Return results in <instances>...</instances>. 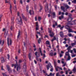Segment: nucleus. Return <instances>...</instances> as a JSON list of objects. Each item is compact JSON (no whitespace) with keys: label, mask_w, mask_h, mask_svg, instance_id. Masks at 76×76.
Instances as JSON below:
<instances>
[{"label":"nucleus","mask_w":76,"mask_h":76,"mask_svg":"<svg viewBox=\"0 0 76 76\" xmlns=\"http://www.w3.org/2000/svg\"><path fill=\"white\" fill-rule=\"evenodd\" d=\"M16 63H17V65L16 64H12V67L14 66L15 69L17 67V70L18 72L20 70V65H18L17 64V61H16Z\"/></svg>","instance_id":"nucleus-1"},{"label":"nucleus","mask_w":76,"mask_h":76,"mask_svg":"<svg viewBox=\"0 0 76 76\" xmlns=\"http://www.w3.org/2000/svg\"><path fill=\"white\" fill-rule=\"evenodd\" d=\"M72 17H70L69 18L68 20V21L69 23H68V25H74V24H75V23H73L75 22L74 21H71V22H70V21L72 20Z\"/></svg>","instance_id":"nucleus-2"},{"label":"nucleus","mask_w":76,"mask_h":76,"mask_svg":"<svg viewBox=\"0 0 76 76\" xmlns=\"http://www.w3.org/2000/svg\"><path fill=\"white\" fill-rule=\"evenodd\" d=\"M47 68L48 70H49V68H51V69L50 70L51 72H53V66H51V65L50 63H49L47 65Z\"/></svg>","instance_id":"nucleus-3"},{"label":"nucleus","mask_w":76,"mask_h":76,"mask_svg":"<svg viewBox=\"0 0 76 76\" xmlns=\"http://www.w3.org/2000/svg\"><path fill=\"white\" fill-rule=\"evenodd\" d=\"M35 55L36 56V59L37 61H38L39 59H38V57H39V53L38 52H36L35 53Z\"/></svg>","instance_id":"nucleus-4"},{"label":"nucleus","mask_w":76,"mask_h":76,"mask_svg":"<svg viewBox=\"0 0 76 76\" xmlns=\"http://www.w3.org/2000/svg\"><path fill=\"white\" fill-rule=\"evenodd\" d=\"M7 43L8 46L12 45V40L9 38H7Z\"/></svg>","instance_id":"nucleus-5"},{"label":"nucleus","mask_w":76,"mask_h":76,"mask_svg":"<svg viewBox=\"0 0 76 76\" xmlns=\"http://www.w3.org/2000/svg\"><path fill=\"white\" fill-rule=\"evenodd\" d=\"M65 28L67 29H69L68 32H73V31L72 30V29H70V27L69 26L66 25L65 26Z\"/></svg>","instance_id":"nucleus-6"},{"label":"nucleus","mask_w":76,"mask_h":76,"mask_svg":"<svg viewBox=\"0 0 76 76\" xmlns=\"http://www.w3.org/2000/svg\"><path fill=\"white\" fill-rule=\"evenodd\" d=\"M16 21H18L19 22V24L22 25V18L20 17L19 18L17 19Z\"/></svg>","instance_id":"nucleus-7"},{"label":"nucleus","mask_w":76,"mask_h":76,"mask_svg":"<svg viewBox=\"0 0 76 76\" xmlns=\"http://www.w3.org/2000/svg\"><path fill=\"white\" fill-rule=\"evenodd\" d=\"M39 51L40 53H41V55L42 56H43V57H42V58L44 59L45 57V54H43L42 53V51H41V48H39Z\"/></svg>","instance_id":"nucleus-8"},{"label":"nucleus","mask_w":76,"mask_h":76,"mask_svg":"<svg viewBox=\"0 0 76 76\" xmlns=\"http://www.w3.org/2000/svg\"><path fill=\"white\" fill-rule=\"evenodd\" d=\"M7 67L8 71L10 73H12V70L11 68L10 67V66L8 65H7Z\"/></svg>","instance_id":"nucleus-9"},{"label":"nucleus","mask_w":76,"mask_h":76,"mask_svg":"<svg viewBox=\"0 0 76 76\" xmlns=\"http://www.w3.org/2000/svg\"><path fill=\"white\" fill-rule=\"evenodd\" d=\"M55 67L57 72L58 71V69H60V70H63V69H62V68H61V67H59L58 66H56V65H55Z\"/></svg>","instance_id":"nucleus-10"},{"label":"nucleus","mask_w":76,"mask_h":76,"mask_svg":"<svg viewBox=\"0 0 76 76\" xmlns=\"http://www.w3.org/2000/svg\"><path fill=\"white\" fill-rule=\"evenodd\" d=\"M2 31H3V32H4V31H5V34H4V37H5V38H6V35H7V34H6V31H7V29L4 28L3 29Z\"/></svg>","instance_id":"nucleus-11"},{"label":"nucleus","mask_w":76,"mask_h":76,"mask_svg":"<svg viewBox=\"0 0 76 76\" xmlns=\"http://www.w3.org/2000/svg\"><path fill=\"white\" fill-rule=\"evenodd\" d=\"M36 30H38V29H39V26H38V22H37L36 23Z\"/></svg>","instance_id":"nucleus-12"},{"label":"nucleus","mask_w":76,"mask_h":76,"mask_svg":"<svg viewBox=\"0 0 76 76\" xmlns=\"http://www.w3.org/2000/svg\"><path fill=\"white\" fill-rule=\"evenodd\" d=\"M49 32L50 34V35L51 37H52L53 36H54V33H53V32H51V31H49Z\"/></svg>","instance_id":"nucleus-13"},{"label":"nucleus","mask_w":76,"mask_h":76,"mask_svg":"<svg viewBox=\"0 0 76 76\" xmlns=\"http://www.w3.org/2000/svg\"><path fill=\"white\" fill-rule=\"evenodd\" d=\"M29 13L31 15H34V12L33 10H30L29 11Z\"/></svg>","instance_id":"nucleus-14"},{"label":"nucleus","mask_w":76,"mask_h":76,"mask_svg":"<svg viewBox=\"0 0 76 76\" xmlns=\"http://www.w3.org/2000/svg\"><path fill=\"white\" fill-rule=\"evenodd\" d=\"M61 9L62 10H63L64 12H66L67 11V9L65 10V11L64 10V7H61Z\"/></svg>","instance_id":"nucleus-15"},{"label":"nucleus","mask_w":76,"mask_h":76,"mask_svg":"<svg viewBox=\"0 0 76 76\" xmlns=\"http://www.w3.org/2000/svg\"><path fill=\"white\" fill-rule=\"evenodd\" d=\"M21 16L23 17V19L24 20H25V21H26V20H27V19H26V18H25V17H24V15H23V14H22Z\"/></svg>","instance_id":"nucleus-16"},{"label":"nucleus","mask_w":76,"mask_h":76,"mask_svg":"<svg viewBox=\"0 0 76 76\" xmlns=\"http://www.w3.org/2000/svg\"><path fill=\"white\" fill-rule=\"evenodd\" d=\"M26 65H24L23 66V70H26Z\"/></svg>","instance_id":"nucleus-17"},{"label":"nucleus","mask_w":76,"mask_h":76,"mask_svg":"<svg viewBox=\"0 0 76 76\" xmlns=\"http://www.w3.org/2000/svg\"><path fill=\"white\" fill-rule=\"evenodd\" d=\"M60 36L61 37H63L64 35H63V33L62 32H61L60 33Z\"/></svg>","instance_id":"nucleus-18"},{"label":"nucleus","mask_w":76,"mask_h":76,"mask_svg":"<svg viewBox=\"0 0 76 76\" xmlns=\"http://www.w3.org/2000/svg\"><path fill=\"white\" fill-rule=\"evenodd\" d=\"M0 44L1 45H3L4 44V40L2 41V42H1V40H0Z\"/></svg>","instance_id":"nucleus-19"},{"label":"nucleus","mask_w":76,"mask_h":76,"mask_svg":"<svg viewBox=\"0 0 76 76\" xmlns=\"http://www.w3.org/2000/svg\"><path fill=\"white\" fill-rule=\"evenodd\" d=\"M73 71L74 72V73H76V67L75 66L74 68V69H73Z\"/></svg>","instance_id":"nucleus-20"},{"label":"nucleus","mask_w":76,"mask_h":76,"mask_svg":"<svg viewBox=\"0 0 76 76\" xmlns=\"http://www.w3.org/2000/svg\"><path fill=\"white\" fill-rule=\"evenodd\" d=\"M28 9H29V6H28V5H27L26 6V10L27 12H28Z\"/></svg>","instance_id":"nucleus-21"},{"label":"nucleus","mask_w":76,"mask_h":76,"mask_svg":"<svg viewBox=\"0 0 76 76\" xmlns=\"http://www.w3.org/2000/svg\"><path fill=\"white\" fill-rule=\"evenodd\" d=\"M12 21H11V24H13L14 23L13 22V20H14V18H11Z\"/></svg>","instance_id":"nucleus-22"},{"label":"nucleus","mask_w":76,"mask_h":76,"mask_svg":"<svg viewBox=\"0 0 76 76\" xmlns=\"http://www.w3.org/2000/svg\"><path fill=\"white\" fill-rule=\"evenodd\" d=\"M31 53H29L28 54V58L30 60H31Z\"/></svg>","instance_id":"nucleus-23"},{"label":"nucleus","mask_w":76,"mask_h":76,"mask_svg":"<svg viewBox=\"0 0 76 76\" xmlns=\"http://www.w3.org/2000/svg\"><path fill=\"white\" fill-rule=\"evenodd\" d=\"M59 20H61V19H63L64 18V17L63 15H61V17H59Z\"/></svg>","instance_id":"nucleus-24"},{"label":"nucleus","mask_w":76,"mask_h":76,"mask_svg":"<svg viewBox=\"0 0 76 76\" xmlns=\"http://www.w3.org/2000/svg\"><path fill=\"white\" fill-rule=\"evenodd\" d=\"M71 58L70 57V55L68 56V58L67 59L66 61H69V60H70Z\"/></svg>","instance_id":"nucleus-25"},{"label":"nucleus","mask_w":76,"mask_h":76,"mask_svg":"<svg viewBox=\"0 0 76 76\" xmlns=\"http://www.w3.org/2000/svg\"><path fill=\"white\" fill-rule=\"evenodd\" d=\"M1 61L2 63H3V62H4V58L2 57L1 58Z\"/></svg>","instance_id":"nucleus-26"},{"label":"nucleus","mask_w":76,"mask_h":76,"mask_svg":"<svg viewBox=\"0 0 76 76\" xmlns=\"http://www.w3.org/2000/svg\"><path fill=\"white\" fill-rule=\"evenodd\" d=\"M54 75H55V73H53L52 74V73L51 72L50 73V75L51 76H54Z\"/></svg>","instance_id":"nucleus-27"},{"label":"nucleus","mask_w":76,"mask_h":76,"mask_svg":"<svg viewBox=\"0 0 76 76\" xmlns=\"http://www.w3.org/2000/svg\"><path fill=\"white\" fill-rule=\"evenodd\" d=\"M56 37H54V38H53L51 40V41L52 42H53V41H54V40H56Z\"/></svg>","instance_id":"nucleus-28"},{"label":"nucleus","mask_w":76,"mask_h":76,"mask_svg":"<svg viewBox=\"0 0 76 76\" xmlns=\"http://www.w3.org/2000/svg\"><path fill=\"white\" fill-rule=\"evenodd\" d=\"M65 55L66 56H70V55H69V53L68 52H66L65 53Z\"/></svg>","instance_id":"nucleus-29"},{"label":"nucleus","mask_w":76,"mask_h":76,"mask_svg":"<svg viewBox=\"0 0 76 76\" xmlns=\"http://www.w3.org/2000/svg\"><path fill=\"white\" fill-rule=\"evenodd\" d=\"M5 2L6 3H10V0L7 1V0H5Z\"/></svg>","instance_id":"nucleus-30"},{"label":"nucleus","mask_w":76,"mask_h":76,"mask_svg":"<svg viewBox=\"0 0 76 76\" xmlns=\"http://www.w3.org/2000/svg\"><path fill=\"white\" fill-rule=\"evenodd\" d=\"M20 31H19V33H18V36H17L18 38H19V36H20Z\"/></svg>","instance_id":"nucleus-31"},{"label":"nucleus","mask_w":76,"mask_h":76,"mask_svg":"<svg viewBox=\"0 0 76 76\" xmlns=\"http://www.w3.org/2000/svg\"><path fill=\"white\" fill-rule=\"evenodd\" d=\"M38 20L39 21H40V20H41V17H38Z\"/></svg>","instance_id":"nucleus-32"},{"label":"nucleus","mask_w":76,"mask_h":76,"mask_svg":"<svg viewBox=\"0 0 76 76\" xmlns=\"http://www.w3.org/2000/svg\"><path fill=\"white\" fill-rule=\"evenodd\" d=\"M12 5H10V10L11 12V13H12Z\"/></svg>","instance_id":"nucleus-33"},{"label":"nucleus","mask_w":76,"mask_h":76,"mask_svg":"<svg viewBox=\"0 0 76 76\" xmlns=\"http://www.w3.org/2000/svg\"><path fill=\"white\" fill-rule=\"evenodd\" d=\"M46 44L48 45H49V44H50V42H49V41H48V40L46 41Z\"/></svg>","instance_id":"nucleus-34"},{"label":"nucleus","mask_w":76,"mask_h":76,"mask_svg":"<svg viewBox=\"0 0 76 76\" xmlns=\"http://www.w3.org/2000/svg\"><path fill=\"white\" fill-rule=\"evenodd\" d=\"M41 38H39L38 40V42L39 44H40V42H41Z\"/></svg>","instance_id":"nucleus-35"},{"label":"nucleus","mask_w":76,"mask_h":76,"mask_svg":"<svg viewBox=\"0 0 76 76\" xmlns=\"http://www.w3.org/2000/svg\"><path fill=\"white\" fill-rule=\"evenodd\" d=\"M13 72L14 74H17V73H16V72L15 71V69H13Z\"/></svg>","instance_id":"nucleus-36"},{"label":"nucleus","mask_w":76,"mask_h":76,"mask_svg":"<svg viewBox=\"0 0 76 76\" xmlns=\"http://www.w3.org/2000/svg\"><path fill=\"white\" fill-rule=\"evenodd\" d=\"M75 45L76 43H72L71 44V45L72 47H73V46H75Z\"/></svg>","instance_id":"nucleus-37"},{"label":"nucleus","mask_w":76,"mask_h":76,"mask_svg":"<svg viewBox=\"0 0 76 76\" xmlns=\"http://www.w3.org/2000/svg\"><path fill=\"white\" fill-rule=\"evenodd\" d=\"M72 3H76V0H74L73 1H72Z\"/></svg>","instance_id":"nucleus-38"},{"label":"nucleus","mask_w":76,"mask_h":76,"mask_svg":"<svg viewBox=\"0 0 76 76\" xmlns=\"http://www.w3.org/2000/svg\"><path fill=\"white\" fill-rule=\"evenodd\" d=\"M65 7H67V9H69V8H70V7L69 6L67 5H65Z\"/></svg>","instance_id":"nucleus-39"},{"label":"nucleus","mask_w":76,"mask_h":76,"mask_svg":"<svg viewBox=\"0 0 76 76\" xmlns=\"http://www.w3.org/2000/svg\"><path fill=\"white\" fill-rule=\"evenodd\" d=\"M68 16H69V17H70L71 16H72V14L70 13H69Z\"/></svg>","instance_id":"nucleus-40"},{"label":"nucleus","mask_w":76,"mask_h":76,"mask_svg":"<svg viewBox=\"0 0 76 76\" xmlns=\"http://www.w3.org/2000/svg\"><path fill=\"white\" fill-rule=\"evenodd\" d=\"M72 48V47L71 46H69L68 47V48H67V50H70V48Z\"/></svg>","instance_id":"nucleus-41"},{"label":"nucleus","mask_w":76,"mask_h":76,"mask_svg":"<svg viewBox=\"0 0 76 76\" xmlns=\"http://www.w3.org/2000/svg\"><path fill=\"white\" fill-rule=\"evenodd\" d=\"M50 56H53V53H50V54H49Z\"/></svg>","instance_id":"nucleus-42"},{"label":"nucleus","mask_w":76,"mask_h":76,"mask_svg":"<svg viewBox=\"0 0 76 76\" xmlns=\"http://www.w3.org/2000/svg\"><path fill=\"white\" fill-rule=\"evenodd\" d=\"M68 35L69 37H73V36H72V35L71 34H68Z\"/></svg>","instance_id":"nucleus-43"},{"label":"nucleus","mask_w":76,"mask_h":76,"mask_svg":"<svg viewBox=\"0 0 76 76\" xmlns=\"http://www.w3.org/2000/svg\"><path fill=\"white\" fill-rule=\"evenodd\" d=\"M7 57H8V60H9V58H10V55H9V54H8L7 55Z\"/></svg>","instance_id":"nucleus-44"},{"label":"nucleus","mask_w":76,"mask_h":76,"mask_svg":"<svg viewBox=\"0 0 76 76\" xmlns=\"http://www.w3.org/2000/svg\"><path fill=\"white\" fill-rule=\"evenodd\" d=\"M45 8L46 10H47L48 9V6L47 5L45 6Z\"/></svg>","instance_id":"nucleus-45"},{"label":"nucleus","mask_w":76,"mask_h":76,"mask_svg":"<svg viewBox=\"0 0 76 76\" xmlns=\"http://www.w3.org/2000/svg\"><path fill=\"white\" fill-rule=\"evenodd\" d=\"M73 50H74V53H76V49L74 48L73 49Z\"/></svg>","instance_id":"nucleus-46"},{"label":"nucleus","mask_w":76,"mask_h":76,"mask_svg":"<svg viewBox=\"0 0 76 76\" xmlns=\"http://www.w3.org/2000/svg\"><path fill=\"white\" fill-rule=\"evenodd\" d=\"M37 34H39V35H41V34L40 33V32L37 31Z\"/></svg>","instance_id":"nucleus-47"},{"label":"nucleus","mask_w":76,"mask_h":76,"mask_svg":"<svg viewBox=\"0 0 76 76\" xmlns=\"http://www.w3.org/2000/svg\"><path fill=\"white\" fill-rule=\"evenodd\" d=\"M59 76V72H58L56 73V76Z\"/></svg>","instance_id":"nucleus-48"},{"label":"nucleus","mask_w":76,"mask_h":76,"mask_svg":"<svg viewBox=\"0 0 76 76\" xmlns=\"http://www.w3.org/2000/svg\"><path fill=\"white\" fill-rule=\"evenodd\" d=\"M63 56V54H62L61 53L60 54L59 57H61Z\"/></svg>","instance_id":"nucleus-49"},{"label":"nucleus","mask_w":76,"mask_h":76,"mask_svg":"<svg viewBox=\"0 0 76 76\" xmlns=\"http://www.w3.org/2000/svg\"><path fill=\"white\" fill-rule=\"evenodd\" d=\"M65 72L66 75H67V74H68V71H66Z\"/></svg>","instance_id":"nucleus-50"},{"label":"nucleus","mask_w":76,"mask_h":76,"mask_svg":"<svg viewBox=\"0 0 76 76\" xmlns=\"http://www.w3.org/2000/svg\"><path fill=\"white\" fill-rule=\"evenodd\" d=\"M2 74L4 76H7V75H6L4 73H3Z\"/></svg>","instance_id":"nucleus-51"},{"label":"nucleus","mask_w":76,"mask_h":76,"mask_svg":"<svg viewBox=\"0 0 76 76\" xmlns=\"http://www.w3.org/2000/svg\"><path fill=\"white\" fill-rule=\"evenodd\" d=\"M65 15H66V16H67V15H69V13H68L67 12H66L65 13Z\"/></svg>","instance_id":"nucleus-52"},{"label":"nucleus","mask_w":76,"mask_h":76,"mask_svg":"<svg viewBox=\"0 0 76 76\" xmlns=\"http://www.w3.org/2000/svg\"><path fill=\"white\" fill-rule=\"evenodd\" d=\"M1 69L2 70H4V69H3V66H2L1 67Z\"/></svg>","instance_id":"nucleus-53"},{"label":"nucleus","mask_w":76,"mask_h":76,"mask_svg":"<svg viewBox=\"0 0 76 76\" xmlns=\"http://www.w3.org/2000/svg\"><path fill=\"white\" fill-rule=\"evenodd\" d=\"M20 15V13H19V12H18V16H19Z\"/></svg>","instance_id":"nucleus-54"},{"label":"nucleus","mask_w":76,"mask_h":76,"mask_svg":"<svg viewBox=\"0 0 76 76\" xmlns=\"http://www.w3.org/2000/svg\"><path fill=\"white\" fill-rule=\"evenodd\" d=\"M63 28H64V26H63L62 27H61L60 28L61 30H62V29H63Z\"/></svg>","instance_id":"nucleus-55"},{"label":"nucleus","mask_w":76,"mask_h":76,"mask_svg":"<svg viewBox=\"0 0 76 76\" xmlns=\"http://www.w3.org/2000/svg\"><path fill=\"white\" fill-rule=\"evenodd\" d=\"M64 70H67V69H66L65 67H64Z\"/></svg>","instance_id":"nucleus-56"},{"label":"nucleus","mask_w":76,"mask_h":76,"mask_svg":"<svg viewBox=\"0 0 76 76\" xmlns=\"http://www.w3.org/2000/svg\"><path fill=\"white\" fill-rule=\"evenodd\" d=\"M40 9L39 10V12H41V11L42 10V7H40Z\"/></svg>","instance_id":"nucleus-57"},{"label":"nucleus","mask_w":76,"mask_h":76,"mask_svg":"<svg viewBox=\"0 0 76 76\" xmlns=\"http://www.w3.org/2000/svg\"><path fill=\"white\" fill-rule=\"evenodd\" d=\"M27 3H29L30 2V0H27Z\"/></svg>","instance_id":"nucleus-58"},{"label":"nucleus","mask_w":76,"mask_h":76,"mask_svg":"<svg viewBox=\"0 0 76 76\" xmlns=\"http://www.w3.org/2000/svg\"><path fill=\"white\" fill-rule=\"evenodd\" d=\"M35 19L36 21H37V17H35Z\"/></svg>","instance_id":"nucleus-59"},{"label":"nucleus","mask_w":76,"mask_h":76,"mask_svg":"<svg viewBox=\"0 0 76 76\" xmlns=\"http://www.w3.org/2000/svg\"><path fill=\"white\" fill-rule=\"evenodd\" d=\"M55 25L53 24V28H55Z\"/></svg>","instance_id":"nucleus-60"},{"label":"nucleus","mask_w":76,"mask_h":76,"mask_svg":"<svg viewBox=\"0 0 76 76\" xmlns=\"http://www.w3.org/2000/svg\"><path fill=\"white\" fill-rule=\"evenodd\" d=\"M53 16H55V15H56V14L55 13L53 12Z\"/></svg>","instance_id":"nucleus-61"},{"label":"nucleus","mask_w":76,"mask_h":76,"mask_svg":"<svg viewBox=\"0 0 76 76\" xmlns=\"http://www.w3.org/2000/svg\"><path fill=\"white\" fill-rule=\"evenodd\" d=\"M57 54V53H55L53 54L54 56H56V55Z\"/></svg>","instance_id":"nucleus-62"},{"label":"nucleus","mask_w":76,"mask_h":76,"mask_svg":"<svg viewBox=\"0 0 76 76\" xmlns=\"http://www.w3.org/2000/svg\"><path fill=\"white\" fill-rule=\"evenodd\" d=\"M22 62V61L21 60H19V63H21Z\"/></svg>","instance_id":"nucleus-63"},{"label":"nucleus","mask_w":76,"mask_h":76,"mask_svg":"<svg viewBox=\"0 0 76 76\" xmlns=\"http://www.w3.org/2000/svg\"><path fill=\"white\" fill-rule=\"evenodd\" d=\"M20 3L21 4H22V0H21L20 1Z\"/></svg>","instance_id":"nucleus-64"}]
</instances>
